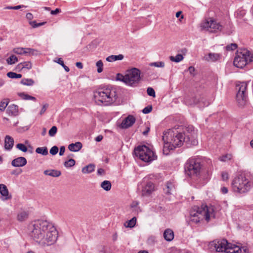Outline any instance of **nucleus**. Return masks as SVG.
<instances>
[{
    "instance_id": "nucleus-1",
    "label": "nucleus",
    "mask_w": 253,
    "mask_h": 253,
    "mask_svg": "<svg viewBox=\"0 0 253 253\" xmlns=\"http://www.w3.org/2000/svg\"><path fill=\"white\" fill-rule=\"evenodd\" d=\"M196 138V133L192 126L186 127L182 132L179 128L168 129L163 133V153L168 155L170 150L181 146L184 142L187 145H196L198 144Z\"/></svg>"
},
{
    "instance_id": "nucleus-2",
    "label": "nucleus",
    "mask_w": 253,
    "mask_h": 253,
    "mask_svg": "<svg viewBox=\"0 0 253 253\" xmlns=\"http://www.w3.org/2000/svg\"><path fill=\"white\" fill-rule=\"evenodd\" d=\"M118 98L117 89L107 85L94 92L95 102L98 105L109 106L115 102Z\"/></svg>"
},
{
    "instance_id": "nucleus-3",
    "label": "nucleus",
    "mask_w": 253,
    "mask_h": 253,
    "mask_svg": "<svg viewBox=\"0 0 253 253\" xmlns=\"http://www.w3.org/2000/svg\"><path fill=\"white\" fill-rule=\"evenodd\" d=\"M215 216L212 206L202 205L200 207H194L190 211V221L195 224L199 223L204 219L208 222Z\"/></svg>"
},
{
    "instance_id": "nucleus-4",
    "label": "nucleus",
    "mask_w": 253,
    "mask_h": 253,
    "mask_svg": "<svg viewBox=\"0 0 253 253\" xmlns=\"http://www.w3.org/2000/svg\"><path fill=\"white\" fill-rule=\"evenodd\" d=\"M47 221L38 220L32 223L29 226L30 236L38 243L42 245L43 238L46 230Z\"/></svg>"
},
{
    "instance_id": "nucleus-5",
    "label": "nucleus",
    "mask_w": 253,
    "mask_h": 253,
    "mask_svg": "<svg viewBox=\"0 0 253 253\" xmlns=\"http://www.w3.org/2000/svg\"><path fill=\"white\" fill-rule=\"evenodd\" d=\"M140 74L141 72L139 69L133 68L127 70L125 75L118 74L116 79L128 86L135 87L141 81Z\"/></svg>"
},
{
    "instance_id": "nucleus-6",
    "label": "nucleus",
    "mask_w": 253,
    "mask_h": 253,
    "mask_svg": "<svg viewBox=\"0 0 253 253\" xmlns=\"http://www.w3.org/2000/svg\"><path fill=\"white\" fill-rule=\"evenodd\" d=\"M252 186V182L245 176L242 174L235 177L232 182L233 191L240 194L249 192Z\"/></svg>"
},
{
    "instance_id": "nucleus-7",
    "label": "nucleus",
    "mask_w": 253,
    "mask_h": 253,
    "mask_svg": "<svg viewBox=\"0 0 253 253\" xmlns=\"http://www.w3.org/2000/svg\"><path fill=\"white\" fill-rule=\"evenodd\" d=\"M253 61V56L248 50L244 49L240 51H238L234 60V65L239 68H244L248 63Z\"/></svg>"
},
{
    "instance_id": "nucleus-8",
    "label": "nucleus",
    "mask_w": 253,
    "mask_h": 253,
    "mask_svg": "<svg viewBox=\"0 0 253 253\" xmlns=\"http://www.w3.org/2000/svg\"><path fill=\"white\" fill-rule=\"evenodd\" d=\"M134 153L142 161L149 163L157 158L154 152L145 145L139 146L134 149Z\"/></svg>"
},
{
    "instance_id": "nucleus-9",
    "label": "nucleus",
    "mask_w": 253,
    "mask_h": 253,
    "mask_svg": "<svg viewBox=\"0 0 253 253\" xmlns=\"http://www.w3.org/2000/svg\"><path fill=\"white\" fill-rule=\"evenodd\" d=\"M45 231V234H46V235H44L43 238L42 246L52 245L56 242L57 239L58 232L53 224L48 222Z\"/></svg>"
},
{
    "instance_id": "nucleus-10",
    "label": "nucleus",
    "mask_w": 253,
    "mask_h": 253,
    "mask_svg": "<svg viewBox=\"0 0 253 253\" xmlns=\"http://www.w3.org/2000/svg\"><path fill=\"white\" fill-rule=\"evenodd\" d=\"M248 84L246 82H242L236 85V100L240 106H245L248 102V95L247 92Z\"/></svg>"
},
{
    "instance_id": "nucleus-11",
    "label": "nucleus",
    "mask_w": 253,
    "mask_h": 253,
    "mask_svg": "<svg viewBox=\"0 0 253 253\" xmlns=\"http://www.w3.org/2000/svg\"><path fill=\"white\" fill-rule=\"evenodd\" d=\"M201 166L199 160L189 159L185 165V171L189 176L197 175L199 174Z\"/></svg>"
},
{
    "instance_id": "nucleus-12",
    "label": "nucleus",
    "mask_w": 253,
    "mask_h": 253,
    "mask_svg": "<svg viewBox=\"0 0 253 253\" xmlns=\"http://www.w3.org/2000/svg\"><path fill=\"white\" fill-rule=\"evenodd\" d=\"M202 29L206 30L210 32H217L220 31L222 26L216 21L210 18L204 21L201 24Z\"/></svg>"
},
{
    "instance_id": "nucleus-13",
    "label": "nucleus",
    "mask_w": 253,
    "mask_h": 253,
    "mask_svg": "<svg viewBox=\"0 0 253 253\" xmlns=\"http://www.w3.org/2000/svg\"><path fill=\"white\" fill-rule=\"evenodd\" d=\"M211 246L214 247L216 252L218 253H227L229 244L225 239L215 240L211 243Z\"/></svg>"
},
{
    "instance_id": "nucleus-14",
    "label": "nucleus",
    "mask_w": 253,
    "mask_h": 253,
    "mask_svg": "<svg viewBox=\"0 0 253 253\" xmlns=\"http://www.w3.org/2000/svg\"><path fill=\"white\" fill-rule=\"evenodd\" d=\"M155 185L151 182H147L142 189V195L144 196H150L155 191Z\"/></svg>"
},
{
    "instance_id": "nucleus-15",
    "label": "nucleus",
    "mask_w": 253,
    "mask_h": 253,
    "mask_svg": "<svg viewBox=\"0 0 253 253\" xmlns=\"http://www.w3.org/2000/svg\"><path fill=\"white\" fill-rule=\"evenodd\" d=\"M135 122V118L132 115H129L122 122L121 126L123 128H126L132 126Z\"/></svg>"
},
{
    "instance_id": "nucleus-16",
    "label": "nucleus",
    "mask_w": 253,
    "mask_h": 253,
    "mask_svg": "<svg viewBox=\"0 0 253 253\" xmlns=\"http://www.w3.org/2000/svg\"><path fill=\"white\" fill-rule=\"evenodd\" d=\"M27 160L23 157H19L14 159L11 162V165L14 167H22L27 164Z\"/></svg>"
},
{
    "instance_id": "nucleus-17",
    "label": "nucleus",
    "mask_w": 253,
    "mask_h": 253,
    "mask_svg": "<svg viewBox=\"0 0 253 253\" xmlns=\"http://www.w3.org/2000/svg\"><path fill=\"white\" fill-rule=\"evenodd\" d=\"M0 193L2 196L3 200H7L11 198V196L9 195L7 187L3 184H0Z\"/></svg>"
},
{
    "instance_id": "nucleus-18",
    "label": "nucleus",
    "mask_w": 253,
    "mask_h": 253,
    "mask_svg": "<svg viewBox=\"0 0 253 253\" xmlns=\"http://www.w3.org/2000/svg\"><path fill=\"white\" fill-rule=\"evenodd\" d=\"M14 145V139L10 136L6 135L5 138L4 148L9 150L12 149Z\"/></svg>"
},
{
    "instance_id": "nucleus-19",
    "label": "nucleus",
    "mask_w": 253,
    "mask_h": 253,
    "mask_svg": "<svg viewBox=\"0 0 253 253\" xmlns=\"http://www.w3.org/2000/svg\"><path fill=\"white\" fill-rule=\"evenodd\" d=\"M18 111V107L17 105L12 104L9 105L7 110L6 112L9 115L16 116L17 115Z\"/></svg>"
},
{
    "instance_id": "nucleus-20",
    "label": "nucleus",
    "mask_w": 253,
    "mask_h": 253,
    "mask_svg": "<svg viewBox=\"0 0 253 253\" xmlns=\"http://www.w3.org/2000/svg\"><path fill=\"white\" fill-rule=\"evenodd\" d=\"M164 239L167 241H171L174 238V233L170 229H166L163 234Z\"/></svg>"
},
{
    "instance_id": "nucleus-21",
    "label": "nucleus",
    "mask_w": 253,
    "mask_h": 253,
    "mask_svg": "<svg viewBox=\"0 0 253 253\" xmlns=\"http://www.w3.org/2000/svg\"><path fill=\"white\" fill-rule=\"evenodd\" d=\"M82 148V144L80 142L75 143H71L69 145L68 149L72 152L79 151Z\"/></svg>"
},
{
    "instance_id": "nucleus-22",
    "label": "nucleus",
    "mask_w": 253,
    "mask_h": 253,
    "mask_svg": "<svg viewBox=\"0 0 253 253\" xmlns=\"http://www.w3.org/2000/svg\"><path fill=\"white\" fill-rule=\"evenodd\" d=\"M166 194L169 195L172 193L174 191V186L171 182H168L166 184V187L164 188Z\"/></svg>"
},
{
    "instance_id": "nucleus-23",
    "label": "nucleus",
    "mask_w": 253,
    "mask_h": 253,
    "mask_svg": "<svg viewBox=\"0 0 253 253\" xmlns=\"http://www.w3.org/2000/svg\"><path fill=\"white\" fill-rule=\"evenodd\" d=\"M44 174L53 177H58L61 175V173L59 170L52 169L45 170L44 171Z\"/></svg>"
},
{
    "instance_id": "nucleus-24",
    "label": "nucleus",
    "mask_w": 253,
    "mask_h": 253,
    "mask_svg": "<svg viewBox=\"0 0 253 253\" xmlns=\"http://www.w3.org/2000/svg\"><path fill=\"white\" fill-rule=\"evenodd\" d=\"M185 102L186 105L192 106L198 104L199 99L195 97H188L185 99Z\"/></svg>"
},
{
    "instance_id": "nucleus-25",
    "label": "nucleus",
    "mask_w": 253,
    "mask_h": 253,
    "mask_svg": "<svg viewBox=\"0 0 253 253\" xmlns=\"http://www.w3.org/2000/svg\"><path fill=\"white\" fill-rule=\"evenodd\" d=\"M32 67V63L30 62H24L17 65V68L19 70L23 69H30Z\"/></svg>"
},
{
    "instance_id": "nucleus-26",
    "label": "nucleus",
    "mask_w": 253,
    "mask_h": 253,
    "mask_svg": "<svg viewBox=\"0 0 253 253\" xmlns=\"http://www.w3.org/2000/svg\"><path fill=\"white\" fill-rule=\"evenodd\" d=\"M124 58V55L119 54L118 55H112L107 57L106 59L108 62H113L116 60H122Z\"/></svg>"
},
{
    "instance_id": "nucleus-27",
    "label": "nucleus",
    "mask_w": 253,
    "mask_h": 253,
    "mask_svg": "<svg viewBox=\"0 0 253 253\" xmlns=\"http://www.w3.org/2000/svg\"><path fill=\"white\" fill-rule=\"evenodd\" d=\"M242 252V249L238 246H232L229 244V250H228L227 253H240Z\"/></svg>"
},
{
    "instance_id": "nucleus-28",
    "label": "nucleus",
    "mask_w": 253,
    "mask_h": 253,
    "mask_svg": "<svg viewBox=\"0 0 253 253\" xmlns=\"http://www.w3.org/2000/svg\"><path fill=\"white\" fill-rule=\"evenodd\" d=\"M95 166L93 164H89L84 167L82 169V172L84 173H88L92 172L94 170Z\"/></svg>"
},
{
    "instance_id": "nucleus-29",
    "label": "nucleus",
    "mask_w": 253,
    "mask_h": 253,
    "mask_svg": "<svg viewBox=\"0 0 253 253\" xmlns=\"http://www.w3.org/2000/svg\"><path fill=\"white\" fill-rule=\"evenodd\" d=\"M111 183L108 180H104L101 184V187L105 191H109L111 188Z\"/></svg>"
},
{
    "instance_id": "nucleus-30",
    "label": "nucleus",
    "mask_w": 253,
    "mask_h": 253,
    "mask_svg": "<svg viewBox=\"0 0 253 253\" xmlns=\"http://www.w3.org/2000/svg\"><path fill=\"white\" fill-rule=\"evenodd\" d=\"M20 83L23 85L27 86H32L35 84V82L33 79L26 78L22 79Z\"/></svg>"
},
{
    "instance_id": "nucleus-31",
    "label": "nucleus",
    "mask_w": 253,
    "mask_h": 253,
    "mask_svg": "<svg viewBox=\"0 0 253 253\" xmlns=\"http://www.w3.org/2000/svg\"><path fill=\"white\" fill-rule=\"evenodd\" d=\"M18 95L19 97H21L22 99L24 100H32L33 101H36V98L32 96L29 95L27 94H26L24 92L22 93H19Z\"/></svg>"
},
{
    "instance_id": "nucleus-32",
    "label": "nucleus",
    "mask_w": 253,
    "mask_h": 253,
    "mask_svg": "<svg viewBox=\"0 0 253 253\" xmlns=\"http://www.w3.org/2000/svg\"><path fill=\"white\" fill-rule=\"evenodd\" d=\"M183 58L184 57L183 55L181 54H178L175 56H170L169 57V59L170 61L176 63L181 61L183 60Z\"/></svg>"
},
{
    "instance_id": "nucleus-33",
    "label": "nucleus",
    "mask_w": 253,
    "mask_h": 253,
    "mask_svg": "<svg viewBox=\"0 0 253 253\" xmlns=\"http://www.w3.org/2000/svg\"><path fill=\"white\" fill-rule=\"evenodd\" d=\"M36 152L38 154H42L43 156H46L48 154V150L47 147H38L36 149Z\"/></svg>"
},
{
    "instance_id": "nucleus-34",
    "label": "nucleus",
    "mask_w": 253,
    "mask_h": 253,
    "mask_svg": "<svg viewBox=\"0 0 253 253\" xmlns=\"http://www.w3.org/2000/svg\"><path fill=\"white\" fill-rule=\"evenodd\" d=\"M219 55L217 53H209L208 55V58L207 60L208 61H215L219 58Z\"/></svg>"
},
{
    "instance_id": "nucleus-35",
    "label": "nucleus",
    "mask_w": 253,
    "mask_h": 253,
    "mask_svg": "<svg viewBox=\"0 0 253 253\" xmlns=\"http://www.w3.org/2000/svg\"><path fill=\"white\" fill-rule=\"evenodd\" d=\"M28 216V214L26 211H22L19 213L17 216L18 220L22 221L26 220Z\"/></svg>"
},
{
    "instance_id": "nucleus-36",
    "label": "nucleus",
    "mask_w": 253,
    "mask_h": 253,
    "mask_svg": "<svg viewBox=\"0 0 253 253\" xmlns=\"http://www.w3.org/2000/svg\"><path fill=\"white\" fill-rule=\"evenodd\" d=\"M136 222V218L135 217H133L126 223V224H125V226L126 227L132 228L135 225Z\"/></svg>"
},
{
    "instance_id": "nucleus-37",
    "label": "nucleus",
    "mask_w": 253,
    "mask_h": 253,
    "mask_svg": "<svg viewBox=\"0 0 253 253\" xmlns=\"http://www.w3.org/2000/svg\"><path fill=\"white\" fill-rule=\"evenodd\" d=\"M18 61V59L16 56L14 55H11L9 58L6 59L7 63L9 65H12Z\"/></svg>"
},
{
    "instance_id": "nucleus-38",
    "label": "nucleus",
    "mask_w": 253,
    "mask_h": 253,
    "mask_svg": "<svg viewBox=\"0 0 253 253\" xmlns=\"http://www.w3.org/2000/svg\"><path fill=\"white\" fill-rule=\"evenodd\" d=\"M76 162L73 159H70L68 161L64 162V166L66 168H70L73 167L75 165Z\"/></svg>"
},
{
    "instance_id": "nucleus-39",
    "label": "nucleus",
    "mask_w": 253,
    "mask_h": 253,
    "mask_svg": "<svg viewBox=\"0 0 253 253\" xmlns=\"http://www.w3.org/2000/svg\"><path fill=\"white\" fill-rule=\"evenodd\" d=\"M7 76L8 77L11 79L21 78L22 77L21 74H17L12 72H9L7 73Z\"/></svg>"
},
{
    "instance_id": "nucleus-40",
    "label": "nucleus",
    "mask_w": 253,
    "mask_h": 253,
    "mask_svg": "<svg viewBox=\"0 0 253 253\" xmlns=\"http://www.w3.org/2000/svg\"><path fill=\"white\" fill-rule=\"evenodd\" d=\"M149 65L150 66H154L156 67L164 68L165 67V64L164 62L159 61L151 63H150Z\"/></svg>"
},
{
    "instance_id": "nucleus-41",
    "label": "nucleus",
    "mask_w": 253,
    "mask_h": 253,
    "mask_svg": "<svg viewBox=\"0 0 253 253\" xmlns=\"http://www.w3.org/2000/svg\"><path fill=\"white\" fill-rule=\"evenodd\" d=\"M37 51L34 49L30 48H24V54H29L34 55L36 54Z\"/></svg>"
},
{
    "instance_id": "nucleus-42",
    "label": "nucleus",
    "mask_w": 253,
    "mask_h": 253,
    "mask_svg": "<svg viewBox=\"0 0 253 253\" xmlns=\"http://www.w3.org/2000/svg\"><path fill=\"white\" fill-rule=\"evenodd\" d=\"M56 62L61 65L66 72H68L70 71L69 68L64 64L63 61L61 58H58Z\"/></svg>"
},
{
    "instance_id": "nucleus-43",
    "label": "nucleus",
    "mask_w": 253,
    "mask_h": 253,
    "mask_svg": "<svg viewBox=\"0 0 253 253\" xmlns=\"http://www.w3.org/2000/svg\"><path fill=\"white\" fill-rule=\"evenodd\" d=\"M96 66L97 67V72L100 73H101L103 71V64L101 60H98L96 63Z\"/></svg>"
},
{
    "instance_id": "nucleus-44",
    "label": "nucleus",
    "mask_w": 253,
    "mask_h": 253,
    "mask_svg": "<svg viewBox=\"0 0 253 253\" xmlns=\"http://www.w3.org/2000/svg\"><path fill=\"white\" fill-rule=\"evenodd\" d=\"M16 147L23 152H26L27 151V147L22 143L17 144L16 146Z\"/></svg>"
},
{
    "instance_id": "nucleus-45",
    "label": "nucleus",
    "mask_w": 253,
    "mask_h": 253,
    "mask_svg": "<svg viewBox=\"0 0 253 253\" xmlns=\"http://www.w3.org/2000/svg\"><path fill=\"white\" fill-rule=\"evenodd\" d=\"M232 156L231 154H226L225 155H223L222 156L220 157L219 158V160L223 162H226L227 161L230 160L232 159Z\"/></svg>"
},
{
    "instance_id": "nucleus-46",
    "label": "nucleus",
    "mask_w": 253,
    "mask_h": 253,
    "mask_svg": "<svg viewBox=\"0 0 253 253\" xmlns=\"http://www.w3.org/2000/svg\"><path fill=\"white\" fill-rule=\"evenodd\" d=\"M57 128L56 126H53L49 130L48 133L50 136H54L57 132Z\"/></svg>"
},
{
    "instance_id": "nucleus-47",
    "label": "nucleus",
    "mask_w": 253,
    "mask_h": 253,
    "mask_svg": "<svg viewBox=\"0 0 253 253\" xmlns=\"http://www.w3.org/2000/svg\"><path fill=\"white\" fill-rule=\"evenodd\" d=\"M24 48H15L13 49V51L14 53L17 54H24Z\"/></svg>"
},
{
    "instance_id": "nucleus-48",
    "label": "nucleus",
    "mask_w": 253,
    "mask_h": 253,
    "mask_svg": "<svg viewBox=\"0 0 253 253\" xmlns=\"http://www.w3.org/2000/svg\"><path fill=\"white\" fill-rule=\"evenodd\" d=\"M58 152V148L56 146H53L50 150L49 153L52 155H55L57 154Z\"/></svg>"
},
{
    "instance_id": "nucleus-49",
    "label": "nucleus",
    "mask_w": 253,
    "mask_h": 253,
    "mask_svg": "<svg viewBox=\"0 0 253 253\" xmlns=\"http://www.w3.org/2000/svg\"><path fill=\"white\" fill-rule=\"evenodd\" d=\"M147 94L152 97L155 96V92L154 89L152 87H148L147 89Z\"/></svg>"
},
{
    "instance_id": "nucleus-50",
    "label": "nucleus",
    "mask_w": 253,
    "mask_h": 253,
    "mask_svg": "<svg viewBox=\"0 0 253 253\" xmlns=\"http://www.w3.org/2000/svg\"><path fill=\"white\" fill-rule=\"evenodd\" d=\"M152 110V106L151 105H148L145 107L142 110V112L144 114H148L151 112Z\"/></svg>"
},
{
    "instance_id": "nucleus-51",
    "label": "nucleus",
    "mask_w": 253,
    "mask_h": 253,
    "mask_svg": "<svg viewBox=\"0 0 253 253\" xmlns=\"http://www.w3.org/2000/svg\"><path fill=\"white\" fill-rule=\"evenodd\" d=\"M237 45L236 43H231L226 46V48L227 50H233L237 48Z\"/></svg>"
},
{
    "instance_id": "nucleus-52",
    "label": "nucleus",
    "mask_w": 253,
    "mask_h": 253,
    "mask_svg": "<svg viewBox=\"0 0 253 253\" xmlns=\"http://www.w3.org/2000/svg\"><path fill=\"white\" fill-rule=\"evenodd\" d=\"M7 105H8L7 102L1 101L0 103V111H3L5 110L6 107L7 106Z\"/></svg>"
},
{
    "instance_id": "nucleus-53",
    "label": "nucleus",
    "mask_w": 253,
    "mask_h": 253,
    "mask_svg": "<svg viewBox=\"0 0 253 253\" xmlns=\"http://www.w3.org/2000/svg\"><path fill=\"white\" fill-rule=\"evenodd\" d=\"M221 176L223 180L224 181L227 180L229 178L228 174L226 172H222L221 174Z\"/></svg>"
},
{
    "instance_id": "nucleus-54",
    "label": "nucleus",
    "mask_w": 253,
    "mask_h": 253,
    "mask_svg": "<svg viewBox=\"0 0 253 253\" xmlns=\"http://www.w3.org/2000/svg\"><path fill=\"white\" fill-rule=\"evenodd\" d=\"M48 106V104H45L44 105H43L42 108L40 113L41 115H42L45 112Z\"/></svg>"
},
{
    "instance_id": "nucleus-55",
    "label": "nucleus",
    "mask_w": 253,
    "mask_h": 253,
    "mask_svg": "<svg viewBox=\"0 0 253 253\" xmlns=\"http://www.w3.org/2000/svg\"><path fill=\"white\" fill-rule=\"evenodd\" d=\"M60 11H61L60 9L57 8L55 9V10H51L50 11V13L52 15H56V14L59 13Z\"/></svg>"
},
{
    "instance_id": "nucleus-56",
    "label": "nucleus",
    "mask_w": 253,
    "mask_h": 253,
    "mask_svg": "<svg viewBox=\"0 0 253 253\" xmlns=\"http://www.w3.org/2000/svg\"><path fill=\"white\" fill-rule=\"evenodd\" d=\"M65 151V148L64 146H61L60 148L59 155L62 156L64 155Z\"/></svg>"
},
{
    "instance_id": "nucleus-57",
    "label": "nucleus",
    "mask_w": 253,
    "mask_h": 253,
    "mask_svg": "<svg viewBox=\"0 0 253 253\" xmlns=\"http://www.w3.org/2000/svg\"><path fill=\"white\" fill-rule=\"evenodd\" d=\"M26 17L28 20H32L33 18V14L31 13H28L26 14Z\"/></svg>"
},
{
    "instance_id": "nucleus-58",
    "label": "nucleus",
    "mask_w": 253,
    "mask_h": 253,
    "mask_svg": "<svg viewBox=\"0 0 253 253\" xmlns=\"http://www.w3.org/2000/svg\"><path fill=\"white\" fill-rule=\"evenodd\" d=\"M221 191L223 194H226L227 193L228 190L227 187H223L221 188Z\"/></svg>"
},
{
    "instance_id": "nucleus-59",
    "label": "nucleus",
    "mask_w": 253,
    "mask_h": 253,
    "mask_svg": "<svg viewBox=\"0 0 253 253\" xmlns=\"http://www.w3.org/2000/svg\"><path fill=\"white\" fill-rule=\"evenodd\" d=\"M22 7L25 8V7H26V6L24 5H19L15 6H13V9L17 10V9H19Z\"/></svg>"
},
{
    "instance_id": "nucleus-60",
    "label": "nucleus",
    "mask_w": 253,
    "mask_h": 253,
    "mask_svg": "<svg viewBox=\"0 0 253 253\" xmlns=\"http://www.w3.org/2000/svg\"><path fill=\"white\" fill-rule=\"evenodd\" d=\"M30 24L32 26L33 28L37 27V23L36 21L30 22Z\"/></svg>"
},
{
    "instance_id": "nucleus-61",
    "label": "nucleus",
    "mask_w": 253,
    "mask_h": 253,
    "mask_svg": "<svg viewBox=\"0 0 253 253\" xmlns=\"http://www.w3.org/2000/svg\"><path fill=\"white\" fill-rule=\"evenodd\" d=\"M103 139V136L101 135H98L96 138H95V140L97 141V142H100Z\"/></svg>"
},
{
    "instance_id": "nucleus-62",
    "label": "nucleus",
    "mask_w": 253,
    "mask_h": 253,
    "mask_svg": "<svg viewBox=\"0 0 253 253\" xmlns=\"http://www.w3.org/2000/svg\"><path fill=\"white\" fill-rule=\"evenodd\" d=\"M76 66L79 69H82L83 68L82 63L80 62H77L76 63Z\"/></svg>"
},
{
    "instance_id": "nucleus-63",
    "label": "nucleus",
    "mask_w": 253,
    "mask_h": 253,
    "mask_svg": "<svg viewBox=\"0 0 253 253\" xmlns=\"http://www.w3.org/2000/svg\"><path fill=\"white\" fill-rule=\"evenodd\" d=\"M188 70L191 74H192L195 71L194 67L190 66L188 68Z\"/></svg>"
},
{
    "instance_id": "nucleus-64",
    "label": "nucleus",
    "mask_w": 253,
    "mask_h": 253,
    "mask_svg": "<svg viewBox=\"0 0 253 253\" xmlns=\"http://www.w3.org/2000/svg\"><path fill=\"white\" fill-rule=\"evenodd\" d=\"M170 253H182L180 251L178 250H173L170 252Z\"/></svg>"
}]
</instances>
